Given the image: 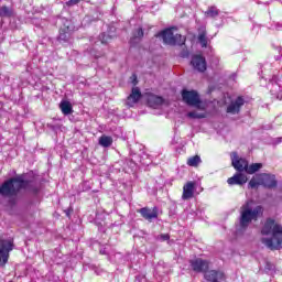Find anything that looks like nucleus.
I'll list each match as a JSON object with an SVG mask.
<instances>
[{"mask_svg": "<svg viewBox=\"0 0 282 282\" xmlns=\"http://www.w3.org/2000/svg\"><path fill=\"white\" fill-rule=\"evenodd\" d=\"M261 242L270 250H279L282 247V225L268 218L261 229Z\"/></svg>", "mask_w": 282, "mask_h": 282, "instance_id": "f257e3e1", "label": "nucleus"}, {"mask_svg": "<svg viewBox=\"0 0 282 282\" xmlns=\"http://www.w3.org/2000/svg\"><path fill=\"white\" fill-rule=\"evenodd\" d=\"M76 3H80V0H69L67 6H76Z\"/></svg>", "mask_w": 282, "mask_h": 282, "instance_id": "cd10ccee", "label": "nucleus"}, {"mask_svg": "<svg viewBox=\"0 0 282 282\" xmlns=\"http://www.w3.org/2000/svg\"><path fill=\"white\" fill-rule=\"evenodd\" d=\"M231 164H232L234 169H236V171L241 172V171H247V169H248V162L246 161V159H239L237 153H232Z\"/></svg>", "mask_w": 282, "mask_h": 282, "instance_id": "9b49d317", "label": "nucleus"}, {"mask_svg": "<svg viewBox=\"0 0 282 282\" xmlns=\"http://www.w3.org/2000/svg\"><path fill=\"white\" fill-rule=\"evenodd\" d=\"M260 185L265 188H274V186H276V180L274 178V175L257 174L249 182L250 188H257Z\"/></svg>", "mask_w": 282, "mask_h": 282, "instance_id": "39448f33", "label": "nucleus"}, {"mask_svg": "<svg viewBox=\"0 0 282 282\" xmlns=\"http://www.w3.org/2000/svg\"><path fill=\"white\" fill-rule=\"evenodd\" d=\"M189 263L194 272H206L210 265V262L202 258H195L194 260H191Z\"/></svg>", "mask_w": 282, "mask_h": 282, "instance_id": "6e6552de", "label": "nucleus"}, {"mask_svg": "<svg viewBox=\"0 0 282 282\" xmlns=\"http://www.w3.org/2000/svg\"><path fill=\"white\" fill-rule=\"evenodd\" d=\"M260 169H263V164L261 163H253L251 165H247L246 173L249 175H253V173H257V171H260Z\"/></svg>", "mask_w": 282, "mask_h": 282, "instance_id": "aec40b11", "label": "nucleus"}, {"mask_svg": "<svg viewBox=\"0 0 282 282\" xmlns=\"http://www.w3.org/2000/svg\"><path fill=\"white\" fill-rule=\"evenodd\" d=\"M191 64L197 72H206V59L202 55H195Z\"/></svg>", "mask_w": 282, "mask_h": 282, "instance_id": "f8f14e48", "label": "nucleus"}, {"mask_svg": "<svg viewBox=\"0 0 282 282\" xmlns=\"http://www.w3.org/2000/svg\"><path fill=\"white\" fill-rule=\"evenodd\" d=\"M195 186H197L196 182L188 181L183 185V194L182 199H193L195 197Z\"/></svg>", "mask_w": 282, "mask_h": 282, "instance_id": "1a4fd4ad", "label": "nucleus"}, {"mask_svg": "<svg viewBox=\"0 0 282 282\" xmlns=\"http://www.w3.org/2000/svg\"><path fill=\"white\" fill-rule=\"evenodd\" d=\"M29 182L23 178V175L15 176L11 180L6 181L0 187V195L2 197H12L17 195L22 188H28Z\"/></svg>", "mask_w": 282, "mask_h": 282, "instance_id": "7ed1b4c3", "label": "nucleus"}, {"mask_svg": "<svg viewBox=\"0 0 282 282\" xmlns=\"http://www.w3.org/2000/svg\"><path fill=\"white\" fill-rule=\"evenodd\" d=\"M188 118H205V115L204 113H199L197 111H192V112H188Z\"/></svg>", "mask_w": 282, "mask_h": 282, "instance_id": "393cba45", "label": "nucleus"}, {"mask_svg": "<svg viewBox=\"0 0 282 282\" xmlns=\"http://www.w3.org/2000/svg\"><path fill=\"white\" fill-rule=\"evenodd\" d=\"M182 98L186 105H191L192 107H197V109L202 108V101L199 100V95L194 90H183Z\"/></svg>", "mask_w": 282, "mask_h": 282, "instance_id": "0eeeda50", "label": "nucleus"}, {"mask_svg": "<svg viewBox=\"0 0 282 282\" xmlns=\"http://www.w3.org/2000/svg\"><path fill=\"white\" fill-rule=\"evenodd\" d=\"M13 12L8 7H2L0 9V17H12Z\"/></svg>", "mask_w": 282, "mask_h": 282, "instance_id": "b1692460", "label": "nucleus"}, {"mask_svg": "<svg viewBox=\"0 0 282 282\" xmlns=\"http://www.w3.org/2000/svg\"><path fill=\"white\" fill-rule=\"evenodd\" d=\"M198 41L202 45V47H207L208 45V39H206V32L203 31L202 33H199L198 35Z\"/></svg>", "mask_w": 282, "mask_h": 282, "instance_id": "4be33fe9", "label": "nucleus"}, {"mask_svg": "<svg viewBox=\"0 0 282 282\" xmlns=\"http://www.w3.org/2000/svg\"><path fill=\"white\" fill-rule=\"evenodd\" d=\"M59 109L64 116H69L70 113H74V108L72 106V102L67 100H62L59 104Z\"/></svg>", "mask_w": 282, "mask_h": 282, "instance_id": "a211bd4d", "label": "nucleus"}, {"mask_svg": "<svg viewBox=\"0 0 282 282\" xmlns=\"http://www.w3.org/2000/svg\"><path fill=\"white\" fill-rule=\"evenodd\" d=\"M131 80H132V85H138V76L132 75Z\"/></svg>", "mask_w": 282, "mask_h": 282, "instance_id": "c85d7f7f", "label": "nucleus"}, {"mask_svg": "<svg viewBox=\"0 0 282 282\" xmlns=\"http://www.w3.org/2000/svg\"><path fill=\"white\" fill-rule=\"evenodd\" d=\"M140 215L143 217V219H147L148 221H151L152 219H158V208L154 207L153 209H149L147 207H143L138 210Z\"/></svg>", "mask_w": 282, "mask_h": 282, "instance_id": "ddd939ff", "label": "nucleus"}, {"mask_svg": "<svg viewBox=\"0 0 282 282\" xmlns=\"http://www.w3.org/2000/svg\"><path fill=\"white\" fill-rule=\"evenodd\" d=\"M227 182L230 186L235 184L242 185L246 184V182H248V176H246V174L237 173L232 177L228 178Z\"/></svg>", "mask_w": 282, "mask_h": 282, "instance_id": "f3484780", "label": "nucleus"}, {"mask_svg": "<svg viewBox=\"0 0 282 282\" xmlns=\"http://www.w3.org/2000/svg\"><path fill=\"white\" fill-rule=\"evenodd\" d=\"M176 30V28L166 29L159 34V36H162L165 45H184L186 43V37L175 33Z\"/></svg>", "mask_w": 282, "mask_h": 282, "instance_id": "20e7f679", "label": "nucleus"}, {"mask_svg": "<svg viewBox=\"0 0 282 282\" xmlns=\"http://www.w3.org/2000/svg\"><path fill=\"white\" fill-rule=\"evenodd\" d=\"M199 164H202V158H199V155L191 156L187 159V166L197 167Z\"/></svg>", "mask_w": 282, "mask_h": 282, "instance_id": "412c9836", "label": "nucleus"}, {"mask_svg": "<svg viewBox=\"0 0 282 282\" xmlns=\"http://www.w3.org/2000/svg\"><path fill=\"white\" fill-rule=\"evenodd\" d=\"M240 215L241 228H248L251 221L259 219L263 215V207H254V202L249 200L241 207Z\"/></svg>", "mask_w": 282, "mask_h": 282, "instance_id": "f03ea898", "label": "nucleus"}, {"mask_svg": "<svg viewBox=\"0 0 282 282\" xmlns=\"http://www.w3.org/2000/svg\"><path fill=\"white\" fill-rule=\"evenodd\" d=\"M207 17L215 18L219 14V10L217 7H209L208 10L206 11Z\"/></svg>", "mask_w": 282, "mask_h": 282, "instance_id": "5701e85b", "label": "nucleus"}, {"mask_svg": "<svg viewBox=\"0 0 282 282\" xmlns=\"http://www.w3.org/2000/svg\"><path fill=\"white\" fill-rule=\"evenodd\" d=\"M99 144L100 147L109 148L113 144V138L104 134L99 138Z\"/></svg>", "mask_w": 282, "mask_h": 282, "instance_id": "6ab92c4d", "label": "nucleus"}, {"mask_svg": "<svg viewBox=\"0 0 282 282\" xmlns=\"http://www.w3.org/2000/svg\"><path fill=\"white\" fill-rule=\"evenodd\" d=\"M160 239H162V241H169V239H171V236H169V234L161 235Z\"/></svg>", "mask_w": 282, "mask_h": 282, "instance_id": "bb28decb", "label": "nucleus"}, {"mask_svg": "<svg viewBox=\"0 0 282 282\" xmlns=\"http://www.w3.org/2000/svg\"><path fill=\"white\" fill-rule=\"evenodd\" d=\"M241 107H243V98L238 97L227 107V113H239Z\"/></svg>", "mask_w": 282, "mask_h": 282, "instance_id": "2eb2a0df", "label": "nucleus"}, {"mask_svg": "<svg viewBox=\"0 0 282 282\" xmlns=\"http://www.w3.org/2000/svg\"><path fill=\"white\" fill-rule=\"evenodd\" d=\"M205 279L209 282H223L226 281V275L221 271L210 270L205 273Z\"/></svg>", "mask_w": 282, "mask_h": 282, "instance_id": "9d476101", "label": "nucleus"}, {"mask_svg": "<svg viewBox=\"0 0 282 282\" xmlns=\"http://www.w3.org/2000/svg\"><path fill=\"white\" fill-rule=\"evenodd\" d=\"M140 98H142V93L140 91V88L133 87L130 96L128 97L127 105L129 107H133Z\"/></svg>", "mask_w": 282, "mask_h": 282, "instance_id": "4468645a", "label": "nucleus"}, {"mask_svg": "<svg viewBox=\"0 0 282 282\" xmlns=\"http://www.w3.org/2000/svg\"><path fill=\"white\" fill-rule=\"evenodd\" d=\"M148 104L153 109H158L161 105H164V99L153 94H148Z\"/></svg>", "mask_w": 282, "mask_h": 282, "instance_id": "dca6fc26", "label": "nucleus"}, {"mask_svg": "<svg viewBox=\"0 0 282 282\" xmlns=\"http://www.w3.org/2000/svg\"><path fill=\"white\" fill-rule=\"evenodd\" d=\"M137 39H142V36H144V32L142 31V29L137 30Z\"/></svg>", "mask_w": 282, "mask_h": 282, "instance_id": "a878e982", "label": "nucleus"}, {"mask_svg": "<svg viewBox=\"0 0 282 282\" xmlns=\"http://www.w3.org/2000/svg\"><path fill=\"white\" fill-rule=\"evenodd\" d=\"M14 242L12 240L0 239V268H4L10 259V252H12Z\"/></svg>", "mask_w": 282, "mask_h": 282, "instance_id": "423d86ee", "label": "nucleus"}]
</instances>
